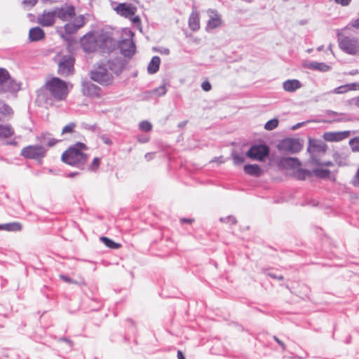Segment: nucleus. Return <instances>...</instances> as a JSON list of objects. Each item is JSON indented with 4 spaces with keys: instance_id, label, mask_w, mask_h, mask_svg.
I'll list each match as a JSON object with an SVG mask.
<instances>
[{
    "instance_id": "603ef678",
    "label": "nucleus",
    "mask_w": 359,
    "mask_h": 359,
    "mask_svg": "<svg viewBox=\"0 0 359 359\" xmlns=\"http://www.w3.org/2000/svg\"><path fill=\"white\" fill-rule=\"evenodd\" d=\"M153 155H154V154H152V153H147V154H145V158L147 161H149V160H151L152 158Z\"/></svg>"
},
{
    "instance_id": "5fc2aeb1",
    "label": "nucleus",
    "mask_w": 359,
    "mask_h": 359,
    "mask_svg": "<svg viewBox=\"0 0 359 359\" xmlns=\"http://www.w3.org/2000/svg\"><path fill=\"white\" fill-rule=\"evenodd\" d=\"M274 339L283 347V349L285 348V344L280 340H279L277 337H274Z\"/></svg>"
},
{
    "instance_id": "4d7b16f0",
    "label": "nucleus",
    "mask_w": 359,
    "mask_h": 359,
    "mask_svg": "<svg viewBox=\"0 0 359 359\" xmlns=\"http://www.w3.org/2000/svg\"><path fill=\"white\" fill-rule=\"evenodd\" d=\"M162 53L165 55H168L170 53V50L168 48H164L162 51Z\"/></svg>"
},
{
    "instance_id": "39448f33",
    "label": "nucleus",
    "mask_w": 359,
    "mask_h": 359,
    "mask_svg": "<svg viewBox=\"0 0 359 359\" xmlns=\"http://www.w3.org/2000/svg\"><path fill=\"white\" fill-rule=\"evenodd\" d=\"M282 164L286 169L292 170V175L299 180H305L311 175V172L302 169L299 161L296 158H286L282 161Z\"/></svg>"
},
{
    "instance_id": "0e129e2a",
    "label": "nucleus",
    "mask_w": 359,
    "mask_h": 359,
    "mask_svg": "<svg viewBox=\"0 0 359 359\" xmlns=\"http://www.w3.org/2000/svg\"><path fill=\"white\" fill-rule=\"evenodd\" d=\"M105 143H107V144H108V143H109V142H108V140H106V141H105Z\"/></svg>"
},
{
    "instance_id": "ddd939ff",
    "label": "nucleus",
    "mask_w": 359,
    "mask_h": 359,
    "mask_svg": "<svg viewBox=\"0 0 359 359\" xmlns=\"http://www.w3.org/2000/svg\"><path fill=\"white\" fill-rule=\"evenodd\" d=\"M278 148L282 151L294 154L299 151L302 145L297 139L287 138L279 143Z\"/></svg>"
},
{
    "instance_id": "c756f323",
    "label": "nucleus",
    "mask_w": 359,
    "mask_h": 359,
    "mask_svg": "<svg viewBox=\"0 0 359 359\" xmlns=\"http://www.w3.org/2000/svg\"><path fill=\"white\" fill-rule=\"evenodd\" d=\"M313 173L316 176L320 177V178H323V179L328 178L330 175V172L329 170L324 168L321 166L313 169Z\"/></svg>"
},
{
    "instance_id": "423d86ee",
    "label": "nucleus",
    "mask_w": 359,
    "mask_h": 359,
    "mask_svg": "<svg viewBox=\"0 0 359 359\" xmlns=\"http://www.w3.org/2000/svg\"><path fill=\"white\" fill-rule=\"evenodd\" d=\"M87 20L83 15L76 16L72 21L67 22L64 27H57V32L60 34L62 38H65V34L62 30L65 31L66 34H72L76 33L79 29L84 26Z\"/></svg>"
},
{
    "instance_id": "a18cd8bd",
    "label": "nucleus",
    "mask_w": 359,
    "mask_h": 359,
    "mask_svg": "<svg viewBox=\"0 0 359 359\" xmlns=\"http://www.w3.org/2000/svg\"><path fill=\"white\" fill-rule=\"evenodd\" d=\"M60 278L62 280H63L64 281L67 282V283H76V282L74 280H72L71 278H69V277H67L66 276L60 275Z\"/></svg>"
},
{
    "instance_id": "e433bc0d",
    "label": "nucleus",
    "mask_w": 359,
    "mask_h": 359,
    "mask_svg": "<svg viewBox=\"0 0 359 359\" xmlns=\"http://www.w3.org/2000/svg\"><path fill=\"white\" fill-rule=\"evenodd\" d=\"M100 163V159L99 158H95L90 165L88 169L90 171L95 172L97 170Z\"/></svg>"
},
{
    "instance_id": "f257e3e1",
    "label": "nucleus",
    "mask_w": 359,
    "mask_h": 359,
    "mask_svg": "<svg viewBox=\"0 0 359 359\" xmlns=\"http://www.w3.org/2000/svg\"><path fill=\"white\" fill-rule=\"evenodd\" d=\"M69 93L68 86L65 81L53 77L46 81L43 88L37 92V100L48 103V99L46 94L56 100H65Z\"/></svg>"
},
{
    "instance_id": "c85d7f7f",
    "label": "nucleus",
    "mask_w": 359,
    "mask_h": 359,
    "mask_svg": "<svg viewBox=\"0 0 359 359\" xmlns=\"http://www.w3.org/2000/svg\"><path fill=\"white\" fill-rule=\"evenodd\" d=\"M22 229V225L18 222H12L0 224V230L7 231H19Z\"/></svg>"
},
{
    "instance_id": "bb28decb",
    "label": "nucleus",
    "mask_w": 359,
    "mask_h": 359,
    "mask_svg": "<svg viewBox=\"0 0 359 359\" xmlns=\"http://www.w3.org/2000/svg\"><path fill=\"white\" fill-rule=\"evenodd\" d=\"M244 171L249 175L259 177L262 174L260 167L257 164H248L244 166Z\"/></svg>"
},
{
    "instance_id": "20e7f679",
    "label": "nucleus",
    "mask_w": 359,
    "mask_h": 359,
    "mask_svg": "<svg viewBox=\"0 0 359 359\" xmlns=\"http://www.w3.org/2000/svg\"><path fill=\"white\" fill-rule=\"evenodd\" d=\"M109 62L95 65L90 72L91 79L102 85L109 84L112 81L113 76L109 70Z\"/></svg>"
},
{
    "instance_id": "1a4fd4ad",
    "label": "nucleus",
    "mask_w": 359,
    "mask_h": 359,
    "mask_svg": "<svg viewBox=\"0 0 359 359\" xmlns=\"http://www.w3.org/2000/svg\"><path fill=\"white\" fill-rule=\"evenodd\" d=\"M20 88V84L11 78L8 72L0 68V92H14Z\"/></svg>"
},
{
    "instance_id": "864d4df0",
    "label": "nucleus",
    "mask_w": 359,
    "mask_h": 359,
    "mask_svg": "<svg viewBox=\"0 0 359 359\" xmlns=\"http://www.w3.org/2000/svg\"><path fill=\"white\" fill-rule=\"evenodd\" d=\"M181 222H182V223L186 222V223L191 224V223L193 222V220H192V219H185V218H183V219H181Z\"/></svg>"
},
{
    "instance_id": "79ce46f5",
    "label": "nucleus",
    "mask_w": 359,
    "mask_h": 359,
    "mask_svg": "<svg viewBox=\"0 0 359 359\" xmlns=\"http://www.w3.org/2000/svg\"><path fill=\"white\" fill-rule=\"evenodd\" d=\"M348 102L349 103H346V104L349 107H355L359 108V96L351 99Z\"/></svg>"
},
{
    "instance_id": "4468645a",
    "label": "nucleus",
    "mask_w": 359,
    "mask_h": 359,
    "mask_svg": "<svg viewBox=\"0 0 359 359\" xmlns=\"http://www.w3.org/2000/svg\"><path fill=\"white\" fill-rule=\"evenodd\" d=\"M206 13L208 17L206 25V30L208 32L219 27L222 25V17L216 10L209 8L206 11Z\"/></svg>"
},
{
    "instance_id": "4c0bfd02",
    "label": "nucleus",
    "mask_w": 359,
    "mask_h": 359,
    "mask_svg": "<svg viewBox=\"0 0 359 359\" xmlns=\"http://www.w3.org/2000/svg\"><path fill=\"white\" fill-rule=\"evenodd\" d=\"M0 111L1 114H3L5 116H10L11 114H13L12 109L6 104H3L0 107Z\"/></svg>"
},
{
    "instance_id": "3c124183",
    "label": "nucleus",
    "mask_w": 359,
    "mask_h": 359,
    "mask_svg": "<svg viewBox=\"0 0 359 359\" xmlns=\"http://www.w3.org/2000/svg\"><path fill=\"white\" fill-rule=\"evenodd\" d=\"M177 358L178 359H186L184 355L181 351H177Z\"/></svg>"
},
{
    "instance_id": "7c9ffc66",
    "label": "nucleus",
    "mask_w": 359,
    "mask_h": 359,
    "mask_svg": "<svg viewBox=\"0 0 359 359\" xmlns=\"http://www.w3.org/2000/svg\"><path fill=\"white\" fill-rule=\"evenodd\" d=\"M101 241L106 246L112 249H117L119 248L121 246L120 244L114 242L112 240L107 237H101Z\"/></svg>"
},
{
    "instance_id": "09e8293b",
    "label": "nucleus",
    "mask_w": 359,
    "mask_h": 359,
    "mask_svg": "<svg viewBox=\"0 0 359 359\" xmlns=\"http://www.w3.org/2000/svg\"><path fill=\"white\" fill-rule=\"evenodd\" d=\"M138 141L141 143H145V142H147L149 141V137H138Z\"/></svg>"
},
{
    "instance_id": "a878e982",
    "label": "nucleus",
    "mask_w": 359,
    "mask_h": 359,
    "mask_svg": "<svg viewBox=\"0 0 359 359\" xmlns=\"http://www.w3.org/2000/svg\"><path fill=\"white\" fill-rule=\"evenodd\" d=\"M358 86L359 87V85L355 83L346 84L334 88L330 93L334 94H343L350 90H355Z\"/></svg>"
},
{
    "instance_id": "9b49d317",
    "label": "nucleus",
    "mask_w": 359,
    "mask_h": 359,
    "mask_svg": "<svg viewBox=\"0 0 359 359\" xmlns=\"http://www.w3.org/2000/svg\"><path fill=\"white\" fill-rule=\"evenodd\" d=\"M269 154V148L265 144L252 145L247 151L246 156L252 160L263 161Z\"/></svg>"
},
{
    "instance_id": "13d9d810",
    "label": "nucleus",
    "mask_w": 359,
    "mask_h": 359,
    "mask_svg": "<svg viewBox=\"0 0 359 359\" xmlns=\"http://www.w3.org/2000/svg\"><path fill=\"white\" fill-rule=\"evenodd\" d=\"M327 50L330 51V53H332V55L333 56H334V52H333V50H332V45H331V44H330V45H329V46L327 47Z\"/></svg>"
},
{
    "instance_id": "bf43d9fd",
    "label": "nucleus",
    "mask_w": 359,
    "mask_h": 359,
    "mask_svg": "<svg viewBox=\"0 0 359 359\" xmlns=\"http://www.w3.org/2000/svg\"><path fill=\"white\" fill-rule=\"evenodd\" d=\"M303 124H304V123H299L296 126H294L292 128L294 130H295V129L299 128L300 126H302Z\"/></svg>"
},
{
    "instance_id": "e2e57ef3",
    "label": "nucleus",
    "mask_w": 359,
    "mask_h": 359,
    "mask_svg": "<svg viewBox=\"0 0 359 359\" xmlns=\"http://www.w3.org/2000/svg\"><path fill=\"white\" fill-rule=\"evenodd\" d=\"M323 46H319V47H318L317 50H318V51H321V50H323Z\"/></svg>"
},
{
    "instance_id": "c9c22d12",
    "label": "nucleus",
    "mask_w": 359,
    "mask_h": 359,
    "mask_svg": "<svg viewBox=\"0 0 359 359\" xmlns=\"http://www.w3.org/2000/svg\"><path fill=\"white\" fill-rule=\"evenodd\" d=\"M349 145L353 151H359V137H354L349 141Z\"/></svg>"
},
{
    "instance_id": "72a5a7b5",
    "label": "nucleus",
    "mask_w": 359,
    "mask_h": 359,
    "mask_svg": "<svg viewBox=\"0 0 359 359\" xmlns=\"http://www.w3.org/2000/svg\"><path fill=\"white\" fill-rule=\"evenodd\" d=\"M139 128L142 131L149 132L152 129V125L147 121H141L139 124Z\"/></svg>"
},
{
    "instance_id": "a19ab883",
    "label": "nucleus",
    "mask_w": 359,
    "mask_h": 359,
    "mask_svg": "<svg viewBox=\"0 0 359 359\" xmlns=\"http://www.w3.org/2000/svg\"><path fill=\"white\" fill-rule=\"evenodd\" d=\"M37 3V0H23L22 4L25 8H29L34 6Z\"/></svg>"
},
{
    "instance_id": "393cba45",
    "label": "nucleus",
    "mask_w": 359,
    "mask_h": 359,
    "mask_svg": "<svg viewBox=\"0 0 359 359\" xmlns=\"http://www.w3.org/2000/svg\"><path fill=\"white\" fill-rule=\"evenodd\" d=\"M189 26L193 31H196L200 28V18L197 12H192L189 19Z\"/></svg>"
},
{
    "instance_id": "7ed1b4c3",
    "label": "nucleus",
    "mask_w": 359,
    "mask_h": 359,
    "mask_svg": "<svg viewBox=\"0 0 359 359\" xmlns=\"http://www.w3.org/2000/svg\"><path fill=\"white\" fill-rule=\"evenodd\" d=\"M86 150L87 147L83 143L78 142L62 154V161L70 165L82 168L88 159L84 153Z\"/></svg>"
},
{
    "instance_id": "0eeeda50",
    "label": "nucleus",
    "mask_w": 359,
    "mask_h": 359,
    "mask_svg": "<svg viewBox=\"0 0 359 359\" xmlns=\"http://www.w3.org/2000/svg\"><path fill=\"white\" fill-rule=\"evenodd\" d=\"M339 46L344 53L358 55L359 39L351 36H341L339 39Z\"/></svg>"
},
{
    "instance_id": "6e6d98bb",
    "label": "nucleus",
    "mask_w": 359,
    "mask_h": 359,
    "mask_svg": "<svg viewBox=\"0 0 359 359\" xmlns=\"http://www.w3.org/2000/svg\"><path fill=\"white\" fill-rule=\"evenodd\" d=\"M57 142V140H50V141L48 142V144L50 147H51V146L55 145V144H56V142Z\"/></svg>"
},
{
    "instance_id": "f8f14e48",
    "label": "nucleus",
    "mask_w": 359,
    "mask_h": 359,
    "mask_svg": "<svg viewBox=\"0 0 359 359\" xmlns=\"http://www.w3.org/2000/svg\"><path fill=\"white\" fill-rule=\"evenodd\" d=\"M21 154L27 158L41 161L46 155V150L39 145H32L25 147Z\"/></svg>"
},
{
    "instance_id": "de8ad7c7",
    "label": "nucleus",
    "mask_w": 359,
    "mask_h": 359,
    "mask_svg": "<svg viewBox=\"0 0 359 359\" xmlns=\"http://www.w3.org/2000/svg\"><path fill=\"white\" fill-rule=\"evenodd\" d=\"M268 275H269L270 277H271V278H276V279H278V280H283V277L282 276H276V275H275V274H273V273H268Z\"/></svg>"
},
{
    "instance_id": "412c9836",
    "label": "nucleus",
    "mask_w": 359,
    "mask_h": 359,
    "mask_svg": "<svg viewBox=\"0 0 359 359\" xmlns=\"http://www.w3.org/2000/svg\"><path fill=\"white\" fill-rule=\"evenodd\" d=\"M301 82L297 79H287L283 83V88L288 93H293L301 88Z\"/></svg>"
},
{
    "instance_id": "f03ea898",
    "label": "nucleus",
    "mask_w": 359,
    "mask_h": 359,
    "mask_svg": "<svg viewBox=\"0 0 359 359\" xmlns=\"http://www.w3.org/2000/svg\"><path fill=\"white\" fill-rule=\"evenodd\" d=\"M81 43L86 52H93L100 48L103 50L110 49L115 46V41L105 33L89 32L84 35Z\"/></svg>"
},
{
    "instance_id": "052dcab7",
    "label": "nucleus",
    "mask_w": 359,
    "mask_h": 359,
    "mask_svg": "<svg viewBox=\"0 0 359 359\" xmlns=\"http://www.w3.org/2000/svg\"><path fill=\"white\" fill-rule=\"evenodd\" d=\"M76 175V172H71V173H69V174L68 175V177H74Z\"/></svg>"
},
{
    "instance_id": "5701e85b",
    "label": "nucleus",
    "mask_w": 359,
    "mask_h": 359,
    "mask_svg": "<svg viewBox=\"0 0 359 359\" xmlns=\"http://www.w3.org/2000/svg\"><path fill=\"white\" fill-rule=\"evenodd\" d=\"M14 135V130L9 124L0 123V140H5Z\"/></svg>"
},
{
    "instance_id": "4be33fe9",
    "label": "nucleus",
    "mask_w": 359,
    "mask_h": 359,
    "mask_svg": "<svg viewBox=\"0 0 359 359\" xmlns=\"http://www.w3.org/2000/svg\"><path fill=\"white\" fill-rule=\"evenodd\" d=\"M45 36L43 30L39 27H33L29 29V39L31 41H38L43 39Z\"/></svg>"
},
{
    "instance_id": "6ab92c4d",
    "label": "nucleus",
    "mask_w": 359,
    "mask_h": 359,
    "mask_svg": "<svg viewBox=\"0 0 359 359\" xmlns=\"http://www.w3.org/2000/svg\"><path fill=\"white\" fill-rule=\"evenodd\" d=\"M99 91L100 88L91 82H83L82 92L83 95L89 97H94L99 95Z\"/></svg>"
},
{
    "instance_id": "b1692460",
    "label": "nucleus",
    "mask_w": 359,
    "mask_h": 359,
    "mask_svg": "<svg viewBox=\"0 0 359 359\" xmlns=\"http://www.w3.org/2000/svg\"><path fill=\"white\" fill-rule=\"evenodd\" d=\"M325 114L328 119L327 121H323V122L346 121V118L344 117L345 115L342 113H338L334 111H327Z\"/></svg>"
},
{
    "instance_id": "2eb2a0df",
    "label": "nucleus",
    "mask_w": 359,
    "mask_h": 359,
    "mask_svg": "<svg viewBox=\"0 0 359 359\" xmlns=\"http://www.w3.org/2000/svg\"><path fill=\"white\" fill-rule=\"evenodd\" d=\"M114 11L117 14L125 17L131 18L135 15L137 12V7L132 4L129 3H121L118 4L115 8Z\"/></svg>"
},
{
    "instance_id": "f704fd0d",
    "label": "nucleus",
    "mask_w": 359,
    "mask_h": 359,
    "mask_svg": "<svg viewBox=\"0 0 359 359\" xmlns=\"http://www.w3.org/2000/svg\"><path fill=\"white\" fill-rule=\"evenodd\" d=\"M75 128H76V123H68L62 128V135L72 133L74 131Z\"/></svg>"
},
{
    "instance_id": "473e14b6",
    "label": "nucleus",
    "mask_w": 359,
    "mask_h": 359,
    "mask_svg": "<svg viewBox=\"0 0 359 359\" xmlns=\"http://www.w3.org/2000/svg\"><path fill=\"white\" fill-rule=\"evenodd\" d=\"M278 122L277 118L269 120L265 123L264 128L267 130H272L278 126Z\"/></svg>"
},
{
    "instance_id": "aec40b11",
    "label": "nucleus",
    "mask_w": 359,
    "mask_h": 359,
    "mask_svg": "<svg viewBox=\"0 0 359 359\" xmlns=\"http://www.w3.org/2000/svg\"><path fill=\"white\" fill-rule=\"evenodd\" d=\"M304 66L309 69L318 70L322 72H326L331 69V67L324 62H306Z\"/></svg>"
},
{
    "instance_id": "ea45409f",
    "label": "nucleus",
    "mask_w": 359,
    "mask_h": 359,
    "mask_svg": "<svg viewBox=\"0 0 359 359\" xmlns=\"http://www.w3.org/2000/svg\"><path fill=\"white\" fill-rule=\"evenodd\" d=\"M220 222L234 224L236 223V219L233 216H227L226 217H221Z\"/></svg>"
},
{
    "instance_id": "8fccbe9b",
    "label": "nucleus",
    "mask_w": 359,
    "mask_h": 359,
    "mask_svg": "<svg viewBox=\"0 0 359 359\" xmlns=\"http://www.w3.org/2000/svg\"><path fill=\"white\" fill-rule=\"evenodd\" d=\"M212 161L217 162L218 164H220L224 163L225 161L224 160L223 157L220 156L219 158H216Z\"/></svg>"
},
{
    "instance_id": "a211bd4d",
    "label": "nucleus",
    "mask_w": 359,
    "mask_h": 359,
    "mask_svg": "<svg viewBox=\"0 0 359 359\" xmlns=\"http://www.w3.org/2000/svg\"><path fill=\"white\" fill-rule=\"evenodd\" d=\"M350 135V131H335L326 132L323 134V138L328 142H339L348 138Z\"/></svg>"
},
{
    "instance_id": "c03bdc74",
    "label": "nucleus",
    "mask_w": 359,
    "mask_h": 359,
    "mask_svg": "<svg viewBox=\"0 0 359 359\" xmlns=\"http://www.w3.org/2000/svg\"><path fill=\"white\" fill-rule=\"evenodd\" d=\"M351 25L352 27H353L356 29H359V17L357 18L356 19L353 20L351 22Z\"/></svg>"
},
{
    "instance_id": "49530a36",
    "label": "nucleus",
    "mask_w": 359,
    "mask_h": 359,
    "mask_svg": "<svg viewBox=\"0 0 359 359\" xmlns=\"http://www.w3.org/2000/svg\"><path fill=\"white\" fill-rule=\"evenodd\" d=\"M131 21L133 24L139 25L140 23V18L139 16L136 15L131 18Z\"/></svg>"
},
{
    "instance_id": "f3484780",
    "label": "nucleus",
    "mask_w": 359,
    "mask_h": 359,
    "mask_svg": "<svg viewBox=\"0 0 359 359\" xmlns=\"http://www.w3.org/2000/svg\"><path fill=\"white\" fill-rule=\"evenodd\" d=\"M56 18L55 10L45 11L37 17L36 22L43 27H50L55 23Z\"/></svg>"
},
{
    "instance_id": "37998d69",
    "label": "nucleus",
    "mask_w": 359,
    "mask_h": 359,
    "mask_svg": "<svg viewBox=\"0 0 359 359\" xmlns=\"http://www.w3.org/2000/svg\"><path fill=\"white\" fill-rule=\"evenodd\" d=\"M201 88L204 91L208 92L211 90L212 86L209 81H205L202 83Z\"/></svg>"
},
{
    "instance_id": "dca6fc26",
    "label": "nucleus",
    "mask_w": 359,
    "mask_h": 359,
    "mask_svg": "<svg viewBox=\"0 0 359 359\" xmlns=\"http://www.w3.org/2000/svg\"><path fill=\"white\" fill-rule=\"evenodd\" d=\"M54 10L56 17L62 21H69L75 17V9L72 6L55 8Z\"/></svg>"
},
{
    "instance_id": "cd10ccee",
    "label": "nucleus",
    "mask_w": 359,
    "mask_h": 359,
    "mask_svg": "<svg viewBox=\"0 0 359 359\" xmlns=\"http://www.w3.org/2000/svg\"><path fill=\"white\" fill-rule=\"evenodd\" d=\"M161 63V59L158 56H154L147 67V71L149 74L156 73Z\"/></svg>"
},
{
    "instance_id": "6e6552de",
    "label": "nucleus",
    "mask_w": 359,
    "mask_h": 359,
    "mask_svg": "<svg viewBox=\"0 0 359 359\" xmlns=\"http://www.w3.org/2000/svg\"><path fill=\"white\" fill-rule=\"evenodd\" d=\"M55 60L58 64L59 74L62 76H67L73 74L74 59L72 55H57Z\"/></svg>"
},
{
    "instance_id": "2f4dec72",
    "label": "nucleus",
    "mask_w": 359,
    "mask_h": 359,
    "mask_svg": "<svg viewBox=\"0 0 359 359\" xmlns=\"http://www.w3.org/2000/svg\"><path fill=\"white\" fill-rule=\"evenodd\" d=\"M232 158L233 160V163L235 165H241L245 161V156L242 154H238L237 152L232 153Z\"/></svg>"
},
{
    "instance_id": "58836bf2",
    "label": "nucleus",
    "mask_w": 359,
    "mask_h": 359,
    "mask_svg": "<svg viewBox=\"0 0 359 359\" xmlns=\"http://www.w3.org/2000/svg\"><path fill=\"white\" fill-rule=\"evenodd\" d=\"M153 92L156 93L158 96H162L166 93L167 89L165 86H161L158 88L154 89Z\"/></svg>"
},
{
    "instance_id": "9d476101",
    "label": "nucleus",
    "mask_w": 359,
    "mask_h": 359,
    "mask_svg": "<svg viewBox=\"0 0 359 359\" xmlns=\"http://www.w3.org/2000/svg\"><path fill=\"white\" fill-rule=\"evenodd\" d=\"M123 34L128 38L121 41L119 46L122 54L126 57H130L135 53V46L133 41V33L128 29L123 31Z\"/></svg>"
},
{
    "instance_id": "680f3d73",
    "label": "nucleus",
    "mask_w": 359,
    "mask_h": 359,
    "mask_svg": "<svg viewBox=\"0 0 359 359\" xmlns=\"http://www.w3.org/2000/svg\"><path fill=\"white\" fill-rule=\"evenodd\" d=\"M323 165L329 166V165H332V163L331 162H327V163H325Z\"/></svg>"
}]
</instances>
